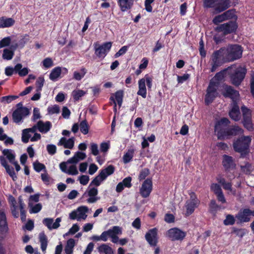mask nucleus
<instances>
[{"instance_id":"f257e3e1","label":"nucleus","mask_w":254,"mask_h":254,"mask_svg":"<svg viewBox=\"0 0 254 254\" xmlns=\"http://www.w3.org/2000/svg\"><path fill=\"white\" fill-rule=\"evenodd\" d=\"M251 142L250 136H241L233 142V149L235 152L240 153L242 157H245L250 152Z\"/></svg>"},{"instance_id":"f03ea898","label":"nucleus","mask_w":254,"mask_h":254,"mask_svg":"<svg viewBox=\"0 0 254 254\" xmlns=\"http://www.w3.org/2000/svg\"><path fill=\"white\" fill-rule=\"evenodd\" d=\"M229 70V76L232 84L235 86H239L246 76L247 68L245 66L239 65L231 67Z\"/></svg>"},{"instance_id":"7ed1b4c3","label":"nucleus","mask_w":254,"mask_h":254,"mask_svg":"<svg viewBox=\"0 0 254 254\" xmlns=\"http://www.w3.org/2000/svg\"><path fill=\"white\" fill-rule=\"evenodd\" d=\"M231 0H203L204 8H214L216 13L225 11L231 6Z\"/></svg>"},{"instance_id":"20e7f679","label":"nucleus","mask_w":254,"mask_h":254,"mask_svg":"<svg viewBox=\"0 0 254 254\" xmlns=\"http://www.w3.org/2000/svg\"><path fill=\"white\" fill-rule=\"evenodd\" d=\"M225 50L226 58L229 62H233L240 59L242 57L243 48L239 45H229Z\"/></svg>"},{"instance_id":"39448f33","label":"nucleus","mask_w":254,"mask_h":254,"mask_svg":"<svg viewBox=\"0 0 254 254\" xmlns=\"http://www.w3.org/2000/svg\"><path fill=\"white\" fill-rule=\"evenodd\" d=\"M230 124V120L225 117H223L215 122L214 132L218 139L223 140L225 139L226 131Z\"/></svg>"},{"instance_id":"423d86ee","label":"nucleus","mask_w":254,"mask_h":254,"mask_svg":"<svg viewBox=\"0 0 254 254\" xmlns=\"http://www.w3.org/2000/svg\"><path fill=\"white\" fill-rule=\"evenodd\" d=\"M238 27V25L236 20H230L228 22L218 25L214 28V30L218 33L222 32L223 35L226 36L235 33Z\"/></svg>"},{"instance_id":"0eeeda50","label":"nucleus","mask_w":254,"mask_h":254,"mask_svg":"<svg viewBox=\"0 0 254 254\" xmlns=\"http://www.w3.org/2000/svg\"><path fill=\"white\" fill-rule=\"evenodd\" d=\"M190 198L187 200L185 203L186 211L185 215L189 216L192 214L195 208H197L200 204V200L198 199L196 194L194 192L189 193Z\"/></svg>"},{"instance_id":"6e6552de","label":"nucleus","mask_w":254,"mask_h":254,"mask_svg":"<svg viewBox=\"0 0 254 254\" xmlns=\"http://www.w3.org/2000/svg\"><path fill=\"white\" fill-rule=\"evenodd\" d=\"M225 51V48L224 47L221 48L218 50L215 51L212 54L210 58V64L211 68L210 71L213 72L215 71L217 68L220 66L223 62H222V57L223 55L224 51Z\"/></svg>"},{"instance_id":"1a4fd4ad","label":"nucleus","mask_w":254,"mask_h":254,"mask_svg":"<svg viewBox=\"0 0 254 254\" xmlns=\"http://www.w3.org/2000/svg\"><path fill=\"white\" fill-rule=\"evenodd\" d=\"M112 46L111 42H107L101 45L95 43L94 44L95 55L98 58L103 60L111 50Z\"/></svg>"},{"instance_id":"9d476101","label":"nucleus","mask_w":254,"mask_h":254,"mask_svg":"<svg viewBox=\"0 0 254 254\" xmlns=\"http://www.w3.org/2000/svg\"><path fill=\"white\" fill-rule=\"evenodd\" d=\"M30 113L29 110L25 107H17L12 113V117L14 123L19 124Z\"/></svg>"},{"instance_id":"9b49d317","label":"nucleus","mask_w":254,"mask_h":254,"mask_svg":"<svg viewBox=\"0 0 254 254\" xmlns=\"http://www.w3.org/2000/svg\"><path fill=\"white\" fill-rule=\"evenodd\" d=\"M222 95L225 98H229L232 100V103H237L240 97L238 91L235 90L232 86L224 84L223 85Z\"/></svg>"},{"instance_id":"f8f14e48","label":"nucleus","mask_w":254,"mask_h":254,"mask_svg":"<svg viewBox=\"0 0 254 254\" xmlns=\"http://www.w3.org/2000/svg\"><path fill=\"white\" fill-rule=\"evenodd\" d=\"M252 216L251 210L250 208H242L235 215L236 223L242 224L251 221Z\"/></svg>"},{"instance_id":"ddd939ff","label":"nucleus","mask_w":254,"mask_h":254,"mask_svg":"<svg viewBox=\"0 0 254 254\" xmlns=\"http://www.w3.org/2000/svg\"><path fill=\"white\" fill-rule=\"evenodd\" d=\"M167 235L172 241H182L186 236V233L178 228L175 227L168 230Z\"/></svg>"},{"instance_id":"4468645a","label":"nucleus","mask_w":254,"mask_h":254,"mask_svg":"<svg viewBox=\"0 0 254 254\" xmlns=\"http://www.w3.org/2000/svg\"><path fill=\"white\" fill-rule=\"evenodd\" d=\"M145 238L151 247H156L158 242V229L153 228L149 229L145 235Z\"/></svg>"},{"instance_id":"2eb2a0df","label":"nucleus","mask_w":254,"mask_h":254,"mask_svg":"<svg viewBox=\"0 0 254 254\" xmlns=\"http://www.w3.org/2000/svg\"><path fill=\"white\" fill-rule=\"evenodd\" d=\"M152 190V178H147L143 182L140 189V193L143 198L148 197Z\"/></svg>"},{"instance_id":"dca6fc26","label":"nucleus","mask_w":254,"mask_h":254,"mask_svg":"<svg viewBox=\"0 0 254 254\" xmlns=\"http://www.w3.org/2000/svg\"><path fill=\"white\" fill-rule=\"evenodd\" d=\"M222 164L226 172L234 170L236 168V164L233 158L226 154L223 155Z\"/></svg>"},{"instance_id":"f3484780","label":"nucleus","mask_w":254,"mask_h":254,"mask_svg":"<svg viewBox=\"0 0 254 254\" xmlns=\"http://www.w3.org/2000/svg\"><path fill=\"white\" fill-rule=\"evenodd\" d=\"M124 95V91L122 90H119L115 93V98L113 96L110 97V100L112 101L114 104L113 111L115 113H116L117 112V103L119 107H121L123 103Z\"/></svg>"},{"instance_id":"a211bd4d","label":"nucleus","mask_w":254,"mask_h":254,"mask_svg":"<svg viewBox=\"0 0 254 254\" xmlns=\"http://www.w3.org/2000/svg\"><path fill=\"white\" fill-rule=\"evenodd\" d=\"M229 116L235 121H239L241 118V113L238 103H232V108L229 112Z\"/></svg>"},{"instance_id":"6ab92c4d","label":"nucleus","mask_w":254,"mask_h":254,"mask_svg":"<svg viewBox=\"0 0 254 254\" xmlns=\"http://www.w3.org/2000/svg\"><path fill=\"white\" fill-rule=\"evenodd\" d=\"M86 192L88 196H89V197L87 199L88 203H93L99 199V197L97 196L98 193V190L96 188L93 187L89 188V189L86 190V192L84 194V195H85Z\"/></svg>"},{"instance_id":"aec40b11","label":"nucleus","mask_w":254,"mask_h":254,"mask_svg":"<svg viewBox=\"0 0 254 254\" xmlns=\"http://www.w3.org/2000/svg\"><path fill=\"white\" fill-rule=\"evenodd\" d=\"M243 132L242 128L238 126H233L230 127H228L225 134V138H228L230 136H236Z\"/></svg>"},{"instance_id":"412c9836","label":"nucleus","mask_w":254,"mask_h":254,"mask_svg":"<svg viewBox=\"0 0 254 254\" xmlns=\"http://www.w3.org/2000/svg\"><path fill=\"white\" fill-rule=\"evenodd\" d=\"M115 170V168L113 165H110L107 167L100 171L99 176L102 180H105L108 176L113 174Z\"/></svg>"},{"instance_id":"4be33fe9","label":"nucleus","mask_w":254,"mask_h":254,"mask_svg":"<svg viewBox=\"0 0 254 254\" xmlns=\"http://www.w3.org/2000/svg\"><path fill=\"white\" fill-rule=\"evenodd\" d=\"M134 0H118V3L122 11L125 12L130 9L133 4Z\"/></svg>"},{"instance_id":"5701e85b","label":"nucleus","mask_w":254,"mask_h":254,"mask_svg":"<svg viewBox=\"0 0 254 254\" xmlns=\"http://www.w3.org/2000/svg\"><path fill=\"white\" fill-rule=\"evenodd\" d=\"M7 231L8 226L5 214L0 210V232L3 234L6 233Z\"/></svg>"},{"instance_id":"b1692460","label":"nucleus","mask_w":254,"mask_h":254,"mask_svg":"<svg viewBox=\"0 0 254 254\" xmlns=\"http://www.w3.org/2000/svg\"><path fill=\"white\" fill-rule=\"evenodd\" d=\"M15 23L14 19L5 16L0 17V28H4L12 26Z\"/></svg>"},{"instance_id":"393cba45","label":"nucleus","mask_w":254,"mask_h":254,"mask_svg":"<svg viewBox=\"0 0 254 254\" xmlns=\"http://www.w3.org/2000/svg\"><path fill=\"white\" fill-rule=\"evenodd\" d=\"M52 127V124L49 121L44 123L42 121H39L37 123V128L42 133H46Z\"/></svg>"},{"instance_id":"a878e982","label":"nucleus","mask_w":254,"mask_h":254,"mask_svg":"<svg viewBox=\"0 0 254 254\" xmlns=\"http://www.w3.org/2000/svg\"><path fill=\"white\" fill-rule=\"evenodd\" d=\"M138 90L137 92V95L142 96L143 98L146 97V88L145 83V80L141 78L138 81Z\"/></svg>"},{"instance_id":"bb28decb","label":"nucleus","mask_w":254,"mask_h":254,"mask_svg":"<svg viewBox=\"0 0 254 254\" xmlns=\"http://www.w3.org/2000/svg\"><path fill=\"white\" fill-rule=\"evenodd\" d=\"M62 73V68L57 66L53 68L49 75L50 79L52 81H56L60 77Z\"/></svg>"},{"instance_id":"cd10ccee","label":"nucleus","mask_w":254,"mask_h":254,"mask_svg":"<svg viewBox=\"0 0 254 254\" xmlns=\"http://www.w3.org/2000/svg\"><path fill=\"white\" fill-rule=\"evenodd\" d=\"M39 241L40 242L41 249L42 252H45L48 245V239L46 235L44 232L40 233Z\"/></svg>"},{"instance_id":"c85d7f7f","label":"nucleus","mask_w":254,"mask_h":254,"mask_svg":"<svg viewBox=\"0 0 254 254\" xmlns=\"http://www.w3.org/2000/svg\"><path fill=\"white\" fill-rule=\"evenodd\" d=\"M75 245V240L73 239L70 238L66 242V244L65 246L64 251L66 254H72L73 253V249Z\"/></svg>"},{"instance_id":"c756f323","label":"nucleus","mask_w":254,"mask_h":254,"mask_svg":"<svg viewBox=\"0 0 254 254\" xmlns=\"http://www.w3.org/2000/svg\"><path fill=\"white\" fill-rule=\"evenodd\" d=\"M218 93H214L212 92L206 90V93L205 95L204 102L205 104L208 105L212 103L215 99L217 97Z\"/></svg>"},{"instance_id":"7c9ffc66","label":"nucleus","mask_w":254,"mask_h":254,"mask_svg":"<svg viewBox=\"0 0 254 254\" xmlns=\"http://www.w3.org/2000/svg\"><path fill=\"white\" fill-rule=\"evenodd\" d=\"M87 72V70L85 68L82 67L80 69L79 71H74L73 74V78L76 80L79 81L84 76Z\"/></svg>"},{"instance_id":"2f4dec72","label":"nucleus","mask_w":254,"mask_h":254,"mask_svg":"<svg viewBox=\"0 0 254 254\" xmlns=\"http://www.w3.org/2000/svg\"><path fill=\"white\" fill-rule=\"evenodd\" d=\"M13 152V150L8 149H4L2 151L3 155L6 156L7 159L11 163L14 162L15 159V155Z\"/></svg>"},{"instance_id":"473e14b6","label":"nucleus","mask_w":254,"mask_h":254,"mask_svg":"<svg viewBox=\"0 0 254 254\" xmlns=\"http://www.w3.org/2000/svg\"><path fill=\"white\" fill-rule=\"evenodd\" d=\"M88 208L86 206H81L77 208L78 211L77 220H79L80 219H85L87 217L86 213L88 212Z\"/></svg>"},{"instance_id":"72a5a7b5","label":"nucleus","mask_w":254,"mask_h":254,"mask_svg":"<svg viewBox=\"0 0 254 254\" xmlns=\"http://www.w3.org/2000/svg\"><path fill=\"white\" fill-rule=\"evenodd\" d=\"M243 124L244 127L248 130L251 131L253 129L252 116L243 117Z\"/></svg>"},{"instance_id":"f704fd0d","label":"nucleus","mask_w":254,"mask_h":254,"mask_svg":"<svg viewBox=\"0 0 254 254\" xmlns=\"http://www.w3.org/2000/svg\"><path fill=\"white\" fill-rule=\"evenodd\" d=\"M80 131L84 135L88 134L90 127L86 119L82 121L79 124Z\"/></svg>"},{"instance_id":"c9c22d12","label":"nucleus","mask_w":254,"mask_h":254,"mask_svg":"<svg viewBox=\"0 0 254 254\" xmlns=\"http://www.w3.org/2000/svg\"><path fill=\"white\" fill-rule=\"evenodd\" d=\"M220 208V206L216 203L215 200L211 199L210 200L209 204V212L210 213L215 214Z\"/></svg>"},{"instance_id":"e433bc0d","label":"nucleus","mask_w":254,"mask_h":254,"mask_svg":"<svg viewBox=\"0 0 254 254\" xmlns=\"http://www.w3.org/2000/svg\"><path fill=\"white\" fill-rule=\"evenodd\" d=\"M134 150L133 149H130L123 156V161L125 163H129L133 157Z\"/></svg>"},{"instance_id":"4c0bfd02","label":"nucleus","mask_w":254,"mask_h":254,"mask_svg":"<svg viewBox=\"0 0 254 254\" xmlns=\"http://www.w3.org/2000/svg\"><path fill=\"white\" fill-rule=\"evenodd\" d=\"M85 94L86 92L82 90H74L72 92V96L74 101L76 102L79 100Z\"/></svg>"},{"instance_id":"58836bf2","label":"nucleus","mask_w":254,"mask_h":254,"mask_svg":"<svg viewBox=\"0 0 254 254\" xmlns=\"http://www.w3.org/2000/svg\"><path fill=\"white\" fill-rule=\"evenodd\" d=\"M224 78V71H221L216 73L214 76L210 80L215 83H218L219 86L220 83Z\"/></svg>"},{"instance_id":"ea45409f","label":"nucleus","mask_w":254,"mask_h":254,"mask_svg":"<svg viewBox=\"0 0 254 254\" xmlns=\"http://www.w3.org/2000/svg\"><path fill=\"white\" fill-rule=\"evenodd\" d=\"M236 219L232 214H227L226 216L225 219L223 221V224L225 226L233 225L235 223Z\"/></svg>"},{"instance_id":"a19ab883","label":"nucleus","mask_w":254,"mask_h":254,"mask_svg":"<svg viewBox=\"0 0 254 254\" xmlns=\"http://www.w3.org/2000/svg\"><path fill=\"white\" fill-rule=\"evenodd\" d=\"M217 181L220 184L223 189L225 190H232V183L230 182H226L225 179L223 178L218 179Z\"/></svg>"},{"instance_id":"79ce46f5","label":"nucleus","mask_w":254,"mask_h":254,"mask_svg":"<svg viewBox=\"0 0 254 254\" xmlns=\"http://www.w3.org/2000/svg\"><path fill=\"white\" fill-rule=\"evenodd\" d=\"M14 56V52L11 49H5L3 50L2 58L6 60H10Z\"/></svg>"},{"instance_id":"37998d69","label":"nucleus","mask_w":254,"mask_h":254,"mask_svg":"<svg viewBox=\"0 0 254 254\" xmlns=\"http://www.w3.org/2000/svg\"><path fill=\"white\" fill-rule=\"evenodd\" d=\"M235 12V11L234 9H230L223 13L225 20L232 19L235 17L237 18Z\"/></svg>"},{"instance_id":"c03bdc74","label":"nucleus","mask_w":254,"mask_h":254,"mask_svg":"<svg viewBox=\"0 0 254 254\" xmlns=\"http://www.w3.org/2000/svg\"><path fill=\"white\" fill-rule=\"evenodd\" d=\"M219 87L217 83L213 82V81H209L208 86L206 89L207 91L212 92L214 93H218L217 89Z\"/></svg>"},{"instance_id":"a18cd8bd","label":"nucleus","mask_w":254,"mask_h":254,"mask_svg":"<svg viewBox=\"0 0 254 254\" xmlns=\"http://www.w3.org/2000/svg\"><path fill=\"white\" fill-rule=\"evenodd\" d=\"M150 170L147 168L142 169L138 175V179L139 181L145 180L146 177L150 174Z\"/></svg>"},{"instance_id":"49530a36","label":"nucleus","mask_w":254,"mask_h":254,"mask_svg":"<svg viewBox=\"0 0 254 254\" xmlns=\"http://www.w3.org/2000/svg\"><path fill=\"white\" fill-rule=\"evenodd\" d=\"M241 168L242 171L247 175L250 174L252 171V165L249 162H246L244 166H241Z\"/></svg>"},{"instance_id":"de8ad7c7","label":"nucleus","mask_w":254,"mask_h":254,"mask_svg":"<svg viewBox=\"0 0 254 254\" xmlns=\"http://www.w3.org/2000/svg\"><path fill=\"white\" fill-rule=\"evenodd\" d=\"M11 39L10 36L4 37L0 41V49L8 46L11 43Z\"/></svg>"},{"instance_id":"09e8293b","label":"nucleus","mask_w":254,"mask_h":254,"mask_svg":"<svg viewBox=\"0 0 254 254\" xmlns=\"http://www.w3.org/2000/svg\"><path fill=\"white\" fill-rule=\"evenodd\" d=\"M60 107L58 105L49 106L47 109L48 113L50 115L58 114L60 113Z\"/></svg>"},{"instance_id":"8fccbe9b","label":"nucleus","mask_w":254,"mask_h":254,"mask_svg":"<svg viewBox=\"0 0 254 254\" xmlns=\"http://www.w3.org/2000/svg\"><path fill=\"white\" fill-rule=\"evenodd\" d=\"M4 168L5 169L6 173L12 178L13 181H15V179H17V176L14 171L13 168L8 165Z\"/></svg>"},{"instance_id":"3c124183","label":"nucleus","mask_w":254,"mask_h":254,"mask_svg":"<svg viewBox=\"0 0 254 254\" xmlns=\"http://www.w3.org/2000/svg\"><path fill=\"white\" fill-rule=\"evenodd\" d=\"M33 168L35 171L37 172H40L42 170L46 169L45 165L39 162L38 161L33 163Z\"/></svg>"},{"instance_id":"603ef678","label":"nucleus","mask_w":254,"mask_h":254,"mask_svg":"<svg viewBox=\"0 0 254 254\" xmlns=\"http://www.w3.org/2000/svg\"><path fill=\"white\" fill-rule=\"evenodd\" d=\"M18 98V96L15 95H8L3 96L1 98V102H5L7 103H9L12 101L17 99Z\"/></svg>"},{"instance_id":"864d4df0","label":"nucleus","mask_w":254,"mask_h":254,"mask_svg":"<svg viewBox=\"0 0 254 254\" xmlns=\"http://www.w3.org/2000/svg\"><path fill=\"white\" fill-rule=\"evenodd\" d=\"M31 137V135L29 134V132H28L26 129H24L22 130V137L21 139L23 142L27 143L29 141V138Z\"/></svg>"},{"instance_id":"5fc2aeb1","label":"nucleus","mask_w":254,"mask_h":254,"mask_svg":"<svg viewBox=\"0 0 254 254\" xmlns=\"http://www.w3.org/2000/svg\"><path fill=\"white\" fill-rule=\"evenodd\" d=\"M110 235H117L122 233V229L119 226H115L112 229L108 230Z\"/></svg>"},{"instance_id":"6e6d98bb","label":"nucleus","mask_w":254,"mask_h":254,"mask_svg":"<svg viewBox=\"0 0 254 254\" xmlns=\"http://www.w3.org/2000/svg\"><path fill=\"white\" fill-rule=\"evenodd\" d=\"M29 40V35L27 34H25L22 37L19 41V44L20 45V48H22L24 47L25 44H26L28 41Z\"/></svg>"},{"instance_id":"4d7b16f0","label":"nucleus","mask_w":254,"mask_h":254,"mask_svg":"<svg viewBox=\"0 0 254 254\" xmlns=\"http://www.w3.org/2000/svg\"><path fill=\"white\" fill-rule=\"evenodd\" d=\"M42 63L43 66L46 68H49L54 65L53 61L50 58H46L43 61Z\"/></svg>"},{"instance_id":"13d9d810","label":"nucleus","mask_w":254,"mask_h":254,"mask_svg":"<svg viewBox=\"0 0 254 254\" xmlns=\"http://www.w3.org/2000/svg\"><path fill=\"white\" fill-rule=\"evenodd\" d=\"M225 21V19L224 17L223 13L218 15H217L214 17V18L212 20L213 23L215 25H219V23Z\"/></svg>"},{"instance_id":"bf43d9fd","label":"nucleus","mask_w":254,"mask_h":254,"mask_svg":"<svg viewBox=\"0 0 254 254\" xmlns=\"http://www.w3.org/2000/svg\"><path fill=\"white\" fill-rule=\"evenodd\" d=\"M145 80V82H146V85L149 90H151L152 85V77L149 76L148 74H146L144 78H143Z\"/></svg>"},{"instance_id":"052dcab7","label":"nucleus","mask_w":254,"mask_h":254,"mask_svg":"<svg viewBox=\"0 0 254 254\" xmlns=\"http://www.w3.org/2000/svg\"><path fill=\"white\" fill-rule=\"evenodd\" d=\"M42 206L41 203L36 204L29 210V212L30 213H37L42 209Z\"/></svg>"},{"instance_id":"680f3d73","label":"nucleus","mask_w":254,"mask_h":254,"mask_svg":"<svg viewBox=\"0 0 254 254\" xmlns=\"http://www.w3.org/2000/svg\"><path fill=\"white\" fill-rule=\"evenodd\" d=\"M47 150L49 154L53 155L56 153L57 147L54 144H48L47 146Z\"/></svg>"},{"instance_id":"e2e57ef3","label":"nucleus","mask_w":254,"mask_h":254,"mask_svg":"<svg viewBox=\"0 0 254 254\" xmlns=\"http://www.w3.org/2000/svg\"><path fill=\"white\" fill-rule=\"evenodd\" d=\"M211 189L215 195L222 192L220 186L217 184H213L211 186Z\"/></svg>"},{"instance_id":"0e129e2a","label":"nucleus","mask_w":254,"mask_h":254,"mask_svg":"<svg viewBox=\"0 0 254 254\" xmlns=\"http://www.w3.org/2000/svg\"><path fill=\"white\" fill-rule=\"evenodd\" d=\"M74 144V137H71L67 139L65 144L64 145V148L72 149Z\"/></svg>"},{"instance_id":"69168bd1","label":"nucleus","mask_w":254,"mask_h":254,"mask_svg":"<svg viewBox=\"0 0 254 254\" xmlns=\"http://www.w3.org/2000/svg\"><path fill=\"white\" fill-rule=\"evenodd\" d=\"M241 110L243 114V117L252 116V112L250 109H248L245 105L241 107Z\"/></svg>"},{"instance_id":"338daca9","label":"nucleus","mask_w":254,"mask_h":254,"mask_svg":"<svg viewBox=\"0 0 254 254\" xmlns=\"http://www.w3.org/2000/svg\"><path fill=\"white\" fill-rule=\"evenodd\" d=\"M127 49H128V47L127 46H124L122 47L119 50V51L117 52L115 54V55L114 56L115 58H117L125 54L127 52Z\"/></svg>"},{"instance_id":"774afa93","label":"nucleus","mask_w":254,"mask_h":254,"mask_svg":"<svg viewBox=\"0 0 254 254\" xmlns=\"http://www.w3.org/2000/svg\"><path fill=\"white\" fill-rule=\"evenodd\" d=\"M79 180L81 185H86L89 181V177L87 175H82L79 177Z\"/></svg>"}]
</instances>
